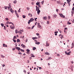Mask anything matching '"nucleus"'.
<instances>
[{"label":"nucleus","instance_id":"62","mask_svg":"<svg viewBox=\"0 0 74 74\" xmlns=\"http://www.w3.org/2000/svg\"><path fill=\"white\" fill-rule=\"evenodd\" d=\"M37 25H38V26H39V25H40V23H38Z\"/></svg>","mask_w":74,"mask_h":74},{"label":"nucleus","instance_id":"54","mask_svg":"<svg viewBox=\"0 0 74 74\" xmlns=\"http://www.w3.org/2000/svg\"><path fill=\"white\" fill-rule=\"evenodd\" d=\"M48 18H49V19H50V18H51V16H48Z\"/></svg>","mask_w":74,"mask_h":74},{"label":"nucleus","instance_id":"48","mask_svg":"<svg viewBox=\"0 0 74 74\" xmlns=\"http://www.w3.org/2000/svg\"><path fill=\"white\" fill-rule=\"evenodd\" d=\"M57 56H60V55L59 54H57Z\"/></svg>","mask_w":74,"mask_h":74},{"label":"nucleus","instance_id":"63","mask_svg":"<svg viewBox=\"0 0 74 74\" xmlns=\"http://www.w3.org/2000/svg\"><path fill=\"white\" fill-rule=\"evenodd\" d=\"M9 23V21H7V24H8V23Z\"/></svg>","mask_w":74,"mask_h":74},{"label":"nucleus","instance_id":"38","mask_svg":"<svg viewBox=\"0 0 74 74\" xmlns=\"http://www.w3.org/2000/svg\"><path fill=\"white\" fill-rule=\"evenodd\" d=\"M36 34L37 36H40V34H39L38 33H36Z\"/></svg>","mask_w":74,"mask_h":74},{"label":"nucleus","instance_id":"28","mask_svg":"<svg viewBox=\"0 0 74 74\" xmlns=\"http://www.w3.org/2000/svg\"><path fill=\"white\" fill-rule=\"evenodd\" d=\"M67 24L68 25H70V24H71V23H70V22H69V21H68V23H67Z\"/></svg>","mask_w":74,"mask_h":74},{"label":"nucleus","instance_id":"14","mask_svg":"<svg viewBox=\"0 0 74 74\" xmlns=\"http://www.w3.org/2000/svg\"><path fill=\"white\" fill-rule=\"evenodd\" d=\"M57 4H60V1H57Z\"/></svg>","mask_w":74,"mask_h":74},{"label":"nucleus","instance_id":"25","mask_svg":"<svg viewBox=\"0 0 74 74\" xmlns=\"http://www.w3.org/2000/svg\"><path fill=\"white\" fill-rule=\"evenodd\" d=\"M40 4V3H39V2H37L36 3V5H39L40 4Z\"/></svg>","mask_w":74,"mask_h":74},{"label":"nucleus","instance_id":"7","mask_svg":"<svg viewBox=\"0 0 74 74\" xmlns=\"http://www.w3.org/2000/svg\"><path fill=\"white\" fill-rule=\"evenodd\" d=\"M3 47H7V45H5V44H3Z\"/></svg>","mask_w":74,"mask_h":74},{"label":"nucleus","instance_id":"9","mask_svg":"<svg viewBox=\"0 0 74 74\" xmlns=\"http://www.w3.org/2000/svg\"><path fill=\"white\" fill-rule=\"evenodd\" d=\"M40 12V10H38L37 11V13L38 15H39Z\"/></svg>","mask_w":74,"mask_h":74},{"label":"nucleus","instance_id":"43","mask_svg":"<svg viewBox=\"0 0 74 74\" xmlns=\"http://www.w3.org/2000/svg\"><path fill=\"white\" fill-rule=\"evenodd\" d=\"M13 41L14 42H16V40H13Z\"/></svg>","mask_w":74,"mask_h":74},{"label":"nucleus","instance_id":"8","mask_svg":"<svg viewBox=\"0 0 74 74\" xmlns=\"http://www.w3.org/2000/svg\"><path fill=\"white\" fill-rule=\"evenodd\" d=\"M35 44H37L38 45L40 44V42H36Z\"/></svg>","mask_w":74,"mask_h":74},{"label":"nucleus","instance_id":"58","mask_svg":"<svg viewBox=\"0 0 74 74\" xmlns=\"http://www.w3.org/2000/svg\"><path fill=\"white\" fill-rule=\"evenodd\" d=\"M37 9H38V10H40V8L38 7Z\"/></svg>","mask_w":74,"mask_h":74},{"label":"nucleus","instance_id":"16","mask_svg":"<svg viewBox=\"0 0 74 74\" xmlns=\"http://www.w3.org/2000/svg\"><path fill=\"white\" fill-rule=\"evenodd\" d=\"M37 38H37L36 37L32 38L33 40H35V39H37Z\"/></svg>","mask_w":74,"mask_h":74},{"label":"nucleus","instance_id":"18","mask_svg":"<svg viewBox=\"0 0 74 74\" xmlns=\"http://www.w3.org/2000/svg\"><path fill=\"white\" fill-rule=\"evenodd\" d=\"M11 3H9V7L10 8H11Z\"/></svg>","mask_w":74,"mask_h":74},{"label":"nucleus","instance_id":"50","mask_svg":"<svg viewBox=\"0 0 74 74\" xmlns=\"http://www.w3.org/2000/svg\"><path fill=\"white\" fill-rule=\"evenodd\" d=\"M23 72H24L25 73H26V70H23Z\"/></svg>","mask_w":74,"mask_h":74},{"label":"nucleus","instance_id":"23","mask_svg":"<svg viewBox=\"0 0 74 74\" xmlns=\"http://www.w3.org/2000/svg\"><path fill=\"white\" fill-rule=\"evenodd\" d=\"M52 59V58H51V57H50L48 58V59H47V60H50V59Z\"/></svg>","mask_w":74,"mask_h":74},{"label":"nucleus","instance_id":"24","mask_svg":"<svg viewBox=\"0 0 74 74\" xmlns=\"http://www.w3.org/2000/svg\"><path fill=\"white\" fill-rule=\"evenodd\" d=\"M26 51L28 52H30V50L28 49H27L26 50Z\"/></svg>","mask_w":74,"mask_h":74},{"label":"nucleus","instance_id":"19","mask_svg":"<svg viewBox=\"0 0 74 74\" xmlns=\"http://www.w3.org/2000/svg\"><path fill=\"white\" fill-rule=\"evenodd\" d=\"M13 3L14 4H15L16 3H17V1H16V0H15L14 1Z\"/></svg>","mask_w":74,"mask_h":74},{"label":"nucleus","instance_id":"22","mask_svg":"<svg viewBox=\"0 0 74 74\" xmlns=\"http://www.w3.org/2000/svg\"><path fill=\"white\" fill-rule=\"evenodd\" d=\"M70 2H67V3H68V4H69V6H70Z\"/></svg>","mask_w":74,"mask_h":74},{"label":"nucleus","instance_id":"64","mask_svg":"<svg viewBox=\"0 0 74 74\" xmlns=\"http://www.w3.org/2000/svg\"><path fill=\"white\" fill-rule=\"evenodd\" d=\"M64 30H67V28H65Z\"/></svg>","mask_w":74,"mask_h":74},{"label":"nucleus","instance_id":"2","mask_svg":"<svg viewBox=\"0 0 74 74\" xmlns=\"http://www.w3.org/2000/svg\"><path fill=\"white\" fill-rule=\"evenodd\" d=\"M59 15L60 16V17H61V18H65V16H63V15L62 14H59Z\"/></svg>","mask_w":74,"mask_h":74},{"label":"nucleus","instance_id":"47","mask_svg":"<svg viewBox=\"0 0 74 74\" xmlns=\"http://www.w3.org/2000/svg\"><path fill=\"white\" fill-rule=\"evenodd\" d=\"M38 6L40 8H41V6L40 5H38Z\"/></svg>","mask_w":74,"mask_h":74},{"label":"nucleus","instance_id":"10","mask_svg":"<svg viewBox=\"0 0 74 74\" xmlns=\"http://www.w3.org/2000/svg\"><path fill=\"white\" fill-rule=\"evenodd\" d=\"M45 55H50V54L48 53H45Z\"/></svg>","mask_w":74,"mask_h":74},{"label":"nucleus","instance_id":"33","mask_svg":"<svg viewBox=\"0 0 74 74\" xmlns=\"http://www.w3.org/2000/svg\"><path fill=\"white\" fill-rule=\"evenodd\" d=\"M18 33H20V34H22V32H21V31H18Z\"/></svg>","mask_w":74,"mask_h":74},{"label":"nucleus","instance_id":"17","mask_svg":"<svg viewBox=\"0 0 74 74\" xmlns=\"http://www.w3.org/2000/svg\"><path fill=\"white\" fill-rule=\"evenodd\" d=\"M38 27H39V28H40V29H41V28L42 27H41V25H38Z\"/></svg>","mask_w":74,"mask_h":74},{"label":"nucleus","instance_id":"4","mask_svg":"<svg viewBox=\"0 0 74 74\" xmlns=\"http://www.w3.org/2000/svg\"><path fill=\"white\" fill-rule=\"evenodd\" d=\"M43 19H44V20H47V16H44L43 17Z\"/></svg>","mask_w":74,"mask_h":74},{"label":"nucleus","instance_id":"37","mask_svg":"<svg viewBox=\"0 0 74 74\" xmlns=\"http://www.w3.org/2000/svg\"><path fill=\"white\" fill-rule=\"evenodd\" d=\"M1 57L2 58H5V56L3 55H1Z\"/></svg>","mask_w":74,"mask_h":74},{"label":"nucleus","instance_id":"52","mask_svg":"<svg viewBox=\"0 0 74 74\" xmlns=\"http://www.w3.org/2000/svg\"><path fill=\"white\" fill-rule=\"evenodd\" d=\"M49 44H47L46 46H47V47H48V46H49Z\"/></svg>","mask_w":74,"mask_h":74},{"label":"nucleus","instance_id":"46","mask_svg":"<svg viewBox=\"0 0 74 74\" xmlns=\"http://www.w3.org/2000/svg\"><path fill=\"white\" fill-rule=\"evenodd\" d=\"M65 53L66 55H67V51H66L65 52Z\"/></svg>","mask_w":74,"mask_h":74},{"label":"nucleus","instance_id":"34","mask_svg":"<svg viewBox=\"0 0 74 74\" xmlns=\"http://www.w3.org/2000/svg\"><path fill=\"white\" fill-rule=\"evenodd\" d=\"M72 47H74V43L73 42H72Z\"/></svg>","mask_w":74,"mask_h":74},{"label":"nucleus","instance_id":"45","mask_svg":"<svg viewBox=\"0 0 74 74\" xmlns=\"http://www.w3.org/2000/svg\"><path fill=\"white\" fill-rule=\"evenodd\" d=\"M2 66L3 67H4V66H5V65L4 64H3Z\"/></svg>","mask_w":74,"mask_h":74},{"label":"nucleus","instance_id":"11","mask_svg":"<svg viewBox=\"0 0 74 74\" xmlns=\"http://www.w3.org/2000/svg\"><path fill=\"white\" fill-rule=\"evenodd\" d=\"M31 57H33V58H34V57H35V56H34V55L33 54H31Z\"/></svg>","mask_w":74,"mask_h":74},{"label":"nucleus","instance_id":"3","mask_svg":"<svg viewBox=\"0 0 74 74\" xmlns=\"http://www.w3.org/2000/svg\"><path fill=\"white\" fill-rule=\"evenodd\" d=\"M10 27L11 29H14L15 28V27L14 26H12V25H10Z\"/></svg>","mask_w":74,"mask_h":74},{"label":"nucleus","instance_id":"57","mask_svg":"<svg viewBox=\"0 0 74 74\" xmlns=\"http://www.w3.org/2000/svg\"><path fill=\"white\" fill-rule=\"evenodd\" d=\"M44 3V1H42V3L43 4Z\"/></svg>","mask_w":74,"mask_h":74},{"label":"nucleus","instance_id":"15","mask_svg":"<svg viewBox=\"0 0 74 74\" xmlns=\"http://www.w3.org/2000/svg\"><path fill=\"white\" fill-rule=\"evenodd\" d=\"M9 24H12V25H13V26H14V23L12 22H9Z\"/></svg>","mask_w":74,"mask_h":74},{"label":"nucleus","instance_id":"44","mask_svg":"<svg viewBox=\"0 0 74 74\" xmlns=\"http://www.w3.org/2000/svg\"><path fill=\"white\" fill-rule=\"evenodd\" d=\"M47 24H49V21H47Z\"/></svg>","mask_w":74,"mask_h":74},{"label":"nucleus","instance_id":"59","mask_svg":"<svg viewBox=\"0 0 74 74\" xmlns=\"http://www.w3.org/2000/svg\"><path fill=\"white\" fill-rule=\"evenodd\" d=\"M15 48H13L12 49V50H13V51H14V50H15Z\"/></svg>","mask_w":74,"mask_h":74},{"label":"nucleus","instance_id":"27","mask_svg":"<svg viewBox=\"0 0 74 74\" xmlns=\"http://www.w3.org/2000/svg\"><path fill=\"white\" fill-rule=\"evenodd\" d=\"M21 52H25V50L22 49H21Z\"/></svg>","mask_w":74,"mask_h":74},{"label":"nucleus","instance_id":"36","mask_svg":"<svg viewBox=\"0 0 74 74\" xmlns=\"http://www.w3.org/2000/svg\"><path fill=\"white\" fill-rule=\"evenodd\" d=\"M67 2H70L71 0H67Z\"/></svg>","mask_w":74,"mask_h":74},{"label":"nucleus","instance_id":"30","mask_svg":"<svg viewBox=\"0 0 74 74\" xmlns=\"http://www.w3.org/2000/svg\"><path fill=\"white\" fill-rule=\"evenodd\" d=\"M22 16L23 17V18H26V16H25V15H23Z\"/></svg>","mask_w":74,"mask_h":74},{"label":"nucleus","instance_id":"56","mask_svg":"<svg viewBox=\"0 0 74 74\" xmlns=\"http://www.w3.org/2000/svg\"><path fill=\"white\" fill-rule=\"evenodd\" d=\"M70 55V54H69V53H67V55Z\"/></svg>","mask_w":74,"mask_h":74},{"label":"nucleus","instance_id":"32","mask_svg":"<svg viewBox=\"0 0 74 74\" xmlns=\"http://www.w3.org/2000/svg\"><path fill=\"white\" fill-rule=\"evenodd\" d=\"M16 14V15L17 18H19V15H18V14Z\"/></svg>","mask_w":74,"mask_h":74},{"label":"nucleus","instance_id":"40","mask_svg":"<svg viewBox=\"0 0 74 74\" xmlns=\"http://www.w3.org/2000/svg\"><path fill=\"white\" fill-rule=\"evenodd\" d=\"M35 25H33L32 27V29H33V28H34V26Z\"/></svg>","mask_w":74,"mask_h":74},{"label":"nucleus","instance_id":"60","mask_svg":"<svg viewBox=\"0 0 74 74\" xmlns=\"http://www.w3.org/2000/svg\"><path fill=\"white\" fill-rule=\"evenodd\" d=\"M34 2H32V4L33 5H34Z\"/></svg>","mask_w":74,"mask_h":74},{"label":"nucleus","instance_id":"42","mask_svg":"<svg viewBox=\"0 0 74 74\" xmlns=\"http://www.w3.org/2000/svg\"><path fill=\"white\" fill-rule=\"evenodd\" d=\"M22 47H23V48H25V45H23L22 46Z\"/></svg>","mask_w":74,"mask_h":74},{"label":"nucleus","instance_id":"29","mask_svg":"<svg viewBox=\"0 0 74 74\" xmlns=\"http://www.w3.org/2000/svg\"><path fill=\"white\" fill-rule=\"evenodd\" d=\"M27 10L29 11V10H30V8H29V7H27Z\"/></svg>","mask_w":74,"mask_h":74},{"label":"nucleus","instance_id":"6","mask_svg":"<svg viewBox=\"0 0 74 74\" xmlns=\"http://www.w3.org/2000/svg\"><path fill=\"white\" fill-rule=\"evenodd\" d=\"M10 11L12 13H13L14 12V10H12V8H10Z\"/></svg>","mask_w":74,"mask_h":74},{"label":"nucleus","instance_id":"20","mask_svg":"<svg viewBox=\"0 0 74 74\" xmlns=\"http://www.w3.org/2000/svg\"><path fill=\"white\" fill-rule=\"evenodd\" d=\"M36 48L35 47H34L33 48V50L34 51H35V50H36Z\"/></svg>","mask_w":74,"mask_h":74},{"label":"nucleus","instance_id":"21","mask_svg":"<svg viewBox=\"0 0 74 74\" xmlns=\"http://www.w3.org/2000/svg\"><path fill=\"white\" fill-rule=\"evenodd\" d=\"M53 16L54 18H56V15L55 14H54L53 15Z\"/></svg>","mask_w":74,"mask_h":74},{"label":"nucleus","instance_id":"1","mask_svg":"<svg viewBox=\"0 0 74 74\" xmlns=\"http://www.w3.org/2000/svg\"><path fill=\"white\" fill-rule=\"evenodd\" d=\"M34 20V19L32 18H30V20H29L28 22V24H30V22H33Z\"/></svg>","mask_w":74,"mask_h":74},{"label":"nucleus","instance_id":"26","mask_svg":"<svg viewBox=\"0 0 74 74\" xmlns=\"http://www.w3.org/2000/svg\"><path fill=\"white\" fill-rule=\"evenodd\" d=\"M5 20L6 21H8V20H9V19L7 18H5Z\"/></svg>","mask_w":74,"mask_h":74},{"label":"nucleus","instance_id":"5","mask_svg":"<svg viewBox=\"0 0 74 74\" xmlns=\"http://www.w3.org/2000/svg\"><path fill=\"white\" fill-rule=\"evenodd\" d=\"M15 48L16 49H17L18 51H19L21 49V48L18 47H16Z\"/></svg>","mask_w":74,"mask_h":74},{"label":"nucleus","instance_id":"41","mask_svg":"<svg viewBox=\"0 0 74 74\" xmlns=\"http://www.w3.org/2000/svg\"><path fill=\"white\" fill-rule=\"evenodd\" d=\"M71 13H72V14H74V11H71Z\"/></svg>","mask_w":74,"mask_h":74},{"label":"nucleus","instance_id":"31","mask_svg":"<svg viewBox=\"0 0 74 74\" xmlns=\"http://www.w3.org/2000/svg\"><path fill=\"white\" fill-rule=\"evenodd\" d=\"M1 25L2 26V27H3V26H4V25L3 23H1Z\"/></svg>","mask_w":74,"mask_h":74},{"label":"nucleus","instance_id":"12","mask_svg":"<svg viewBox=\"0 0 74 74\" xmlns=\"http://www.w3.org/2000/svg\"><path fill=\"white\" fill-rule=\"evenodd\" d=\"M15 32L16 34L18 33H19L18 32V29H16L15 31Z\"/></svg>","mask_w":74,"mask_h":74},{"label":"nucleus","instance_id":"35","mask_svg":"<svg viewBox=\"0 0 74 74\" xmlns=\"http://www.w3.org/2000/svg\"><path fill=\"white\" fill-rule=\"evenodd\" d=\"M15 38H16V36H14V37L13 39H15Z\"/></svg>","mask_w":74,"mask_h":74},{"label":"nucleus","instance_id":"13","mask_svg":"<svg viewBox=\"0 0 74 74\" xmlns=\"http://www.w3.org/2000/svg\"><path fill=\"white\" fill-rule=\"evenodd\" d=\"M20 41H21L20 40L18 39L16 40V42H19Z\"/></svg>","mask_w":74,"mask_h":74},{"label":"nucleus","instance_id":"55","mask_svg":"<svg viewBox=\"0 0 74 74\" xmlns=\"http://www.w3.org/2000/svg\"><path fill=\"white\" fill-rule=\"evenodd\" d=\"M18 12H21V10H18Z\"/></svg>","mask_w":74,"mask_h":74},{"label":"nucleus","instance_id":"39","mask_svg":"<svg viewBox=\"0 0 74 74\" xmlns=\"http://www.w3.org/2000/svg\"><path fill=\"white\" fill-rule=\"evenodd\" d=\"M4 8L5 9V10H7V7H6V6H4Z\"/></svg>","mask_w":74,"mask_h":74},{"label":"nucleus","instance_id":"61","mask_svg":"<svg viewBox=\"0 0 74 74\" xmlns=\"http://www.w3.org/2000/svg\"><path fill=\"white\" fill-rule=\"evenodd\" d=\"M7 8L8 9H10V7H8V6H7Z\"/></svg>","mask_w":74,"mask_h":74},{"label":"nucleus","instance_id":"53","mask_svg":"<svg viewBox=\"0 0 74 74\" xmlns=\"http://www.w3.org/2000/svg\"><path fill=\"white\" fill-rule=\"evenodd\" d=\"M15 12L16 14H17V12L16 10H15Z\"/></svg>","mask_w":74,"mask_h":74},{"label":"nucleus","instance_id":"49","mask_svg":"<svg viewBox=\"0 0 74 74\" xmlns=\"http://www.w3.org/2000/svg\"><path fill=\"white\" fill-rule=\"evenodd\" d=\"M58 11H59V10H58V9H56V11L57 12H58Z\"/></svg>","mask_w":74,"mask_h":74},{"label":"nucleus","instance_id":"51","mask_svg":"<svg viewBox=\"0 0 74 74\" xmlns=\"http://www.w3.org/2000/svg\"><path fill=\"white\" fill-rule=\"evenodd\" d=\"M18 54H19V55H22V53L20 52L18 53Z\"/></svg>","mask_w":74,"mask_h":74}]
</instances>
